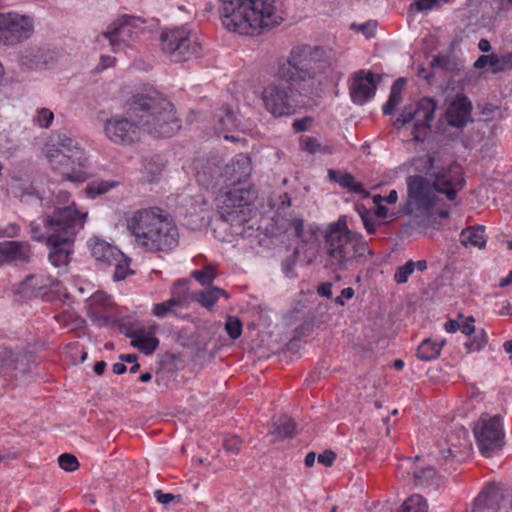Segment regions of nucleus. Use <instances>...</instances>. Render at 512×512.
Instances as JSON below:
<instances>
[{
  "label": "nucleus",
  "mask_w": 512,
  "mask_h": 512,
  "mask_svg": "<svg viewBox=\"0 0 512 512\" xmlns=\"http://www.w3.org/2000/svg\"><path fill=\"white\" fill-rule=\"evenodd\" d=\"M330 63L319 47L298 45L277 63L276 76L282 83H271L262 91L265 109L274 117L289 116L298 107L296 96L312 94L326 78Z\"/></svg>",
  "instance_id": "nucleus-1"
},
{
  "label": "nucleus",
  "mask_w": 512,
  "mask_h": 512,
  "mask_svg": "<svg viewBox=\"0 0 512 512\" xmlns=\"http://www.w3.org/2000/svg\"><path fill=\"white\" fill-rule=\"evenodd\" d=\"M180 128L174 105L158 92L134 95L128 103L125 117L113 116L103 125L106 137L123 145L138 141L142 131L160 138L171 137Z\"/></svg>",
  "instance_id": "nucleus-2"
},
{
  "label": "nucleus",
  "mask_w": 512,
  "mask_h": 512,
  "mask_svg": "<svg viewBox=\"0 0 512 512\" xmlns=\"http://www.w3.org/2000/svg\"><path fill=\"white\" fill-rule=\"evenodd\" d=\"M419 161L432 184L422 176H410L407 179L409 205L412 206V211L432 216L438 198L437 192L444 194L447 200L453 201L464 188V171L456 161L445 164L438 152L426 154Z\"/></svg>",
  "instance_id": "nucleus-3"
},
{
  "label": "nucleus",
  "mask_w": 512,
  "mask_h": 512,
  "mask_svg": "<svg viewBox=\"0 0 512 512\" xmlns=\"http://www.w3.org/2000/svg\"><path fill=\"white\" fill-rule=\"evenodd\" d=\"M323 237L326 266L335 271H354L373 257L363 236L348 228L346 216L328 224Z\"/></svg>",
  "instance_id": "nucleus-4"
},
{
  "label": "nucleus",
  "mask_w": 512,
  "mask_h": 512,
  "mask_svg": "<svg viewBox=\"0 0 512 512\" xmlns=\"http://www.w3.org/2000/svg\"><path fill=\"white\" fill-rule=\"evenodd\" d=\"M126 221L136 245L146 251L168 252L179 243L178 227L171 216L160 208L139 209Z\"/></svg>",
  "instance_id": "nucleus-5"
},
{
  "label": "nucleus",
  "mask_w": 512,
  "mask_h": 512,
  "mask_svg": "<svg viewBox=\"0 0 512 512\" xmlns=\"http://www.w3.org/2000/svg\"><path fill=\"white\" fill-rule=\"evenodd\" d=\"M218 10L223 26L241 35L273 28L283 20L275 0H220Z\"/></svg>",
  "instance_id": "nucleus-6"
},
{
  "label": "nucleus",
  "mask_w": 512,
  "mask_h": 512,
  "mask_svg": "<svg viewBox=\"0 0 512 512\" xmlns=\"http://www.w3.org/2000/svg\"><path fill=\"white\" fill-rule=\"evenodd\" d=\"M87 212L77 209L74 202L56 211L48 222L50 234L47 246L50 248L49 261L64 270L70 262L75 235L84 227Z\"/></svg>",
  "instance_id": "nucleus-7"
},
{
  "label": "nucleus",
  "mask_w": 512,
  "mask_h": 512,
  "mask_svg": "<svg viewBox=\"0 0 512 512\" xmlns=\"http://www.w3.org/2000/svg\"><path fill=\"white\" fill-rule=\"evenodd\" d=\"M160 48L171 61L176 63L198 57L202 50L196 34L187 26L162 31Z\"/></svg>",
  "instance_id": "nucleus-8"
},
{
  "label": "nucleus",
  "mask_w": 512,
  "mask_h": 512,
  "mask_svg": "<svg viewBox=\"0 0 512 512\" xmlns=\"http://www.w3.org/2000/svg\"><path fill=\"white\" fill-rule=\"evenodd\" d=\"M473 434L481 454L487 458L505 444L503 420L499 415L483 413L474 423Z\"/></svg>",
  "instance_id": "nucleus-9"
},
{
  "label": "nucleus",
  "mask_w": 512,
  "mask_h": 512,
  "mask_svg": "<svg viewBox=\"0 0 512 512\" xmlns=\"http://www.w3.org/2000/svg\"><path fill=\"white\" fill-rule=\"evenodd\" d=\"M45 156L51 167L59 171L63 178L72 182H84L87 178L85 168L88 159L84 150H74V153L68 154L51 144L45 146Z\"/></svg>",
  "instance_id": "nucleus-10"
},
{
  "label": "nucleus",
  "mask_w": 512,
  "mask_h": 512,
  "mask_svg": "<svg viewBox=\"0 0 512 512\" xmlns=\"http://www.w3.org/2000/svg\"><path fill=\"white\" fill-rule=\"evenodd\" d=\"M144 20L131 15H122L110 23L103 36L109 41L114 52L131 47L144 32Z\"/></svg>",
  "instance_id": "nucleus-11"
},
{
  "label": "nucleus",
  "mask_w": 512,
  "mask_h": 512,
  "mask_svg": "<svg viewBox=\"0 0 512 512\" xmlns=\"http://www.w3.org/2000/svg\"><path fill=\"white\" fill-rule=\"evenodd\" d=\"M34 32V20L16 12L0 13V44L14 46L28 40Z\"/></svg>",
  "instance_id": "nucleus-12"
},
{
  "label": "nucleus",
  "mask_w": 512,
  "mask_h": 512,
  "mask_svg": "<svg viewBox=\"0 0 512 512\" xmlns=\"http://www.w3.org/2000/svg\"><path fill=\"white\" fill-rule=\"evenodd\" d=\"M410 113L411 121H414L413 138L415 141L422 142L426 139L431 122L434 119L436 103L431 98H422L415 105L405 107Z\"/></svg>",
  "instance_id": "nucleus-13"
},
{
  "label": "nucleus",
  "mask_w": 512,
  "mask_h": 512,
  "mask_svg": "<svg viewBox=\"0 0 512 512\" xmlns=\"http://www.w3.org/2000/svg\"><path fill=\"white\" fill-rule=\"evenodd\" d=\"M376 83L374 75L371 72L366 73L364 70L356 72L350 81L349 92L353 103L363 105L376 93Z\"/></svg>",
  "instance_id": "nucleus-14"
},
{
  "label": "nucleus",
  "mask_w": 512,
  "mask_h": 512,
  "mask_svg": "<svg viewBox=\"0 0 512 512\" xmlns=\"http://www.w3.org/2000/svg\"><path fill=\"white\" fill-rule=\"evenodd\" d=\"M472 105L464 95H457L446 110V121L456 128L464 127L471 119Z\"/></svg>",
  "instance_id": "nucleus-15"
},
{
  "label": "nucleus",
  "mask_w": 512,
  "mask_h": 512,
  "mask_svg": "<svg viewBox=\"0 0 512 512\" xmlns=\"http://www.w3.org/2000/svg\"><path fill=\"white\" fill-rule=\"evenodd\" d=\"M89 246L92 256L103 268L112 265L121 257V251L104 240L95 238L90 241Z\"/></svg>",
  "instance_id": "nucleus-16"
},
{
  "label": "nucleus",
  "mask_w": 512,
  "mask_h": 512,
  "mask_svg": "<svg viewBox=\"0 0 512 512\" xmlns=\"http://www.w3.org/2000/svg\"><path fill=\"white\" fill-rule=\"evenodd\" d=\"M69 197H70V195H69L68 192H64V191L59 192V194L57 196V204L58 205L55 207V209L52 212V214L48 215L44 219V229H45L44 232L41 231V227H40L39 224H36V223H31L30 224V233H31V238L33 240L45 241L46 244H48V236L50 234V229L48 227V222H49L50 219H52V217L55 215L57 210L62 209L65 206H67L68 204L72 203V202H69Z\"/></svg>",
  "instance_id": "nucleus-17"
},
{
  "label": "nucleus",
  "mask_w": 512,
  "mask_h": 512,
  "mask_svg": "<svg viewBox=\"0 0 512 512\" xmlns=\"http://www.w3.org/2000/svg\"><path fill=\"white\" fill-rule=\"evenodd\" d=\"M399 468H405L407 470L408 475L412 474L414 484L417 486L432 484L436 475V471L432 466L419 468L418 466H414L411 458L404 459L400 464Z\"/></svg>",
  "instance_id": "nucleus-18"
},
{
  "label": "nucleus",
  "mask_w": 512,
  "mask_h": 512,
  "mask_svg": "<svg viewBox=\"0 0 512 512\" xmlns=\"http://www.w3.org/2000/svg\"><path fill=\"white\" fill-rule=\"evenodd\" d=\"M225 173L231 176L233 182H242L251 173L250 158L245 154L236 155L229 164L226 165Z\"/></svg>",
  "instance_id": "nucleus-19"
},
{
  "label": "nucleus",
  "mask_w": 512,
  "mask_h": 512,
  "mask_svg": "<svg viewBox=\"0 0 512 512\" xmlns=\"http://www.w3.org/2000/svg\"><path fill=\"white\" fill-rule=\"evenodd\" d=\"M0 254L6 262L26 261L30 256V246L25 242L5 241L0 243Z\"/></svg>",
  "instance_id": "nucleus-20"
},
{
  "label": "nucleus",
  "mask_w": 512,
  "mask_h": 512,
  "mask_svg": "<svg viewBox=\"0 0 512 512\" xmlns=\"http://www.w3.org/2000/svg\"><path fill=\"white\" fill-rule=\"evenodd\" d=\"M274 222L277 229L283 233H288L289 235H293L297 238H302L304 226L302 218H298L292 214L286 216L282 215L281 212H277L274 217Z\"/></svg>",
  "instance_id": "nucleus-21"
},
{
  "label": "nucleus",
  "mask_w": 512,
  "mask_h": 512,
  "mask_svg": "<svg viewBox=\"0 0 512 512\" xmlns=\"http://www.w3.org/2000/svg\"><path fill=\"white\" fill-rule=\"evenodd\" d=\"M328 177L331 181L338 183L349 192L360 194L363 197H367L369 195V193L364 189L362 183L356 182L354 176L350 173H341L330 169L328 170Z\"/></svg>",
  "instance_id": "nucleus-22"
},
{
  "label": "nucleus",
  "mask_w": 512,
  "mask_h": 512,
  "mask_svg": "<svg viewBox=\"0 0 512 512\" xmlns=\"http://www.w3.org/2000/svg\"><path fill=\"white\" fill-rule=\"evenodd\" d=\"M165 168V162L159 155H154L145 160L142 170V179L147 183L160 180Z\"/></svg>",
  "instance_id": "nucleus-23"
},
{
  "label": "nucleus",
  "mask_w": 512,
  "mask_h": 512,
  "mask_svg": "<svg viewBox=\"0 0 512 512\" xmlns=\"http://www.w3.org/2000/svg\"><path fill=\"white\" fill-rule=\"evenodd\" d=\"M484 232V227L482 226L468 227L462 230L459 240L465 247L473 246L482 248L486 244Z\"/></svg>",
  "instance_id": "nucleus-24"
},
{
  "label": "nucleus",
  "mask_w": 512,
  "mask_h": 512,
  "mask_svg": "<svg viewBox=\"0 0 512 512\" xmlns=\"http://www.w3.org/2000/svg\"><path fill=\"white\" fill-rule=\"evenodd\" d=\"M246 193L247 192L241 189H234L225 195L223 203L227 208H232L231 211H227L228 220L232 223L235 221V217H238L236 215L238 213V208L248 204V200L244 197V194Z\"/></svg>",
  "instance_id": "nucleus-25"
},
{
  "label": "nucleus",
  "mask_w": 512,
  "mask_h": 512,
  "mask_svg": "<svg viewBox=\"0 0 512 512\" xmlns=\"http://www.w3.org/2000/svg\"><path fill=\"white\" fill-rule=\"evenodd\" d=\"M48 280H46L42 276H35L31 275L28 276L22 283H21V293L28 297H37L40 295H43L45 293V289L48 286L47 283Z\"/></svg>",
  "instance_id": "nucleus-26"
},
{
  "label": "nucleus",
  "mask_w": 512,
  "mask_h": 512,
  "mask_svg": "<svg viewBox=\"0 0 512 512\" xmlns=\"http://www.w3.org/2000/svg\"><path fill=\"white\" fill-rule=\"evenodd\" d=\"M237 127V120L228 106H222L214 116V128L217 132L233 130Z\"/></svg>",
  "instance_id": "nucleus-27"
},
{
  "label": "nucleus",
  "mask_w": 512,
  "mask_h": 512,
  "mask_svg": "<svg viewBox=\"0 0 512 512\" xmlns=\"http://www.w3.org/2000/svg\"><path fill=\"white\" fill-rule=\"evenodd\" d=\"M43 64V52L37 47L26 49L19 57V65L22 69H38L41 68Z\"/></svg>",
  "instance_id": "nucleus-28"
},
{
  "label": "nucleus",
  "mask_w": 512,
  "mask_h": 512,
  "mask_svg": "<svg viewBox=\"0 0 512 512\" xmlns=\"http://www.w3.org/2000/svg\"><path fill=\"white\" fill-rule=\"evenodd\" d=\"M406 80L398 78L392 85L389 99L383 106V114L390 115L402 100V92L405 88Z\"/></svg>",
  "instance_id": "nucleus-29"
},
{
  "label": "nucleus",
  "mask_w": 512,
  "mask_h": 512,
  "mask_svg": "<svg viewBox=\"0 0 512 512\" xmlns=\"http://www.w3.org/2000/svg\"><path fill=\"white\" fill-rule=\"evenodd\" d=\"M220 296L229 297L224 289L214 286L195 293V299L205 308L214 306Z\"/></svg>",
  "instance_id": "nucleus-30"
},
{
  "label": "nucleus",
  "mask_w": 512,
  "mask_h": 512,
  "mask_svg": "<svg viewBox=\"0 0 512 512\" xmlns=\"http://www.w3.org/2000/svg\"><path fill=\"white\" fill-rule=\"evenodd\" d=\"M187 299V282L184 280H179L174 284L172 297L169 300L164 301V303L168 307L169 311L172 312L175 307L182 306L187 301Z\"/></svg>",
  "instance_id": "nucleus-31"
},
{
  "label": "nucleus",
  "mask_w": 512,
  "mask_h": 512,
  "mask_svg": "<svg viewBox=\"0 0 512 512\" xmlns=\"http://www.w3.org/2000/svg\"><path fill=\"white\" fill-rule=\"evenodd\" d=\"M187 299V282L184 280H179L174 284L172 297L169 300L164 301V303L168 307L169 311L172 312L175 307L182 306L187 301Z\"/></svg>",
  "instance_id": "nucleus-32"
},
{
  "label": "nucleus",
  "mask_w": 512,
  "mask_h": 512,
  "mask_svg": "<svg viewBox=\"0 0 512 512\" xmlns=\"http://www.w3.org/2000/svg\"><path fill=\"white\" fill-rule=\"evenodd\" d=\"M113 302L111 297L103 292L97 291L88 299V305L94 316H101L102 312L108 310Z\"/></svg>",
  "instance_id": "nucleus-33"
},
{
  "label": "nucleus",
  "mask_w": 512,
  "mask_h": 512,
  "mask_svg": "<svg viewBox=\"0 0 512 512\" xmlns=\"http://www.w3.org/2000/svg\"><path fill=\"white\" fill-rule=\"evenodd\" d=\"M432 68H439L449 73H455L462 67L461 62L454 56L438 55L431 61Z\"/></svg>",
  "instance_id": "nucleus-34"
},
{
  "label": "nucleus",
  "mask_w": 512,
  "mask_h": 512,
  "mask_svg": "<svg viewBox=\"0 0 512 512\" xmlns=\"http://www.w3.org/2000/svg\"><path fill=\"white\" fill-rule=\"evenodd\" d=\"M441 349L442 344L425 339L418 347L417 357L423 361H430L439 356Z\"/></svg>",
  "instance_id": "nucleus-35"
},
{
  "label": "nucleus",
  "mask_w": 512,
  "mask_h": 512,
  "mask_svg": "<svg viewBox=\"0 0 512 512\" xmlns=\"http://www.w3.org/2000/svg\"><path fill=\"white\" fill-rule=\"evenodd\" d=\"M128 336L133 338L131 341L132 346L138 348L145 354H152L159 345V340L155 337L136 336L134 333L128 334Z\"/></svg>",
  "instance_id": "nucleus-36"
},
{
  "label": "nucleus",
  "mask_w": 512,
  "mask_h": 512,
  "mask_svg": "<svg viewBox=\"0 0 512 512\" xmlns=\"http://www.w3.org/2000/svg\"><path fill=\"white\" fill-rule=\"evenodd\" d=\"M295 429L296 424L294 420L287 416H282L275 423L273 433L282 439L291 438L294 436Z\"/></svg>",
  "instance_id": "nucleus-37"
},
{
  "label": "nucleus",
  "mask_w": 512,
  "mask_h": 512,
  "mask_svg": "<svg viewBox=\"0 0 512 512\" xmlns=\"http://www.w3.org/2000/svg\"><path fill=\"white\" fill-rule=\"evenodd\" d=\"M400 512H428V504L421 495L414 494L404 501Z\"/></svg>",
  "instance_id": "nucleus-38"
},
{
  "label": "nucleus",
  "mask_w": 512,
  "mask_h": 512,
  "mask_svg": "<svg viewBox=\"0 0 512 512\" xmlns=\"http://www.w3.org/2000/svg\"><path fill=\"white\" fill-rule=\"evenodd\" d=\"M512 69V51L504 55L492 53L491 72L497 74Z\"/></svg>",
  "instance_id": "nucleus-39"
},
{
  "label": "nucleus",
  "mask_w": 512,
  "mask_h": 512,
  "mask_svg": "<svg viewBox=\"0 0 512 512\" xmlns=\"http://www.w3.org/2000/svg\"><path fill=\"white\" fill-rule=\"evenodd\" d=\"M51 146H54L68 154L74 153V150H83L75 139L65 133L58 134L56 143Z\"/></svg>",
  "instance_id": "nucleus-40"
},
{
  "label": "nucleus",
  "mask_w": 512,
  "mask_h": 512,
  "mask_svg": "<svg viewBox=\"0 0 512 512\" xmlns=\"http://www.w3.org/2000/svg\"><path fill=\"white\" fill-rule=\"evenodd\" d=\"M216 275V270L212 265H207L202 270H195L191 274L203 286L211 284Z\"/></svg>",
  "instance_id": "nucleus-41"
},
{
  "label": "nucleus",
  "mask_w": 512,
  "mask_h": 512,
  "mask_svg": "<svg viewBox=\"0 0 512 512\" xmlns=\"http://www.w3.org/2000/svg\"><path fill=\"white\" fill-rule=\"evenodd\" d=\"M357 211L362 219L364 228L366 229L367 233L373 234L375 232L376 225L380 224L374 213L367 210L364 206H358Z\"/></svg>",
  "instance_id": "nucleus-42"
},
{
  "label": "nucleus",
  "mask_w": 512,
  "mask_h": 512,
  "mask_svg": "<svg viewBox=\"0 0 512 512\" xmlns=\"http://www.w3.org/2000/svg\"><path fill=\"white\" fill-rule=\"evenodd\" d=\"M130 260L125 257V255L121 252V257L117 258V261L112 263L111 266H114V280L120 281L126 278V276L131 272L129 269Z\"/></svg>",
  "instance_id": "nucleus-43"
},
{
  "label": "nucleus",
  "mask_w": 512,
  "mask_h": 512,
  "mask_svg": "<svg viewBox=\"0 0 512 512\" xmlns=\"http://www.w3.org/2000/svg\"><path fill=\"white\" fill-rule=\"evenodd\" d=\"M54 119V113L48 108H40L33 117V123L40 128L48 129Z\"/></svg>",
  "instance_id": "nucleus-44"
},
{
  "label": "nucleus",
  "mask_w": 512,
  "mask_h": 512,
  "mask_svg": "<svg viewBox=\"0 0 512 512\" xmlns=\"http://www.w3.org/2000/svg\"><path fill=\"white\" fill-rule=\"evenodd\" d=\"M115 186V182L110 181H97L87 185L86 192L91 197H96L108 192Z\"/></svg>",
  "instance_id": "nucleus-45"
},
{
  "label": "nucleus",
  "mask_w": 512,
  "mask_h": 512,
  "mask_svg": "<svg viewBox=\"0 0 512 512\" xmlns=\"http://www.w3.org/2000/svg\"><path fill=\"white\" fill-rule=\"evenodd\" d=\"M450 0H416L410 5V11L427 12L437 8L441 3H447Z\"/></svg>",
  "instance_id": "nucleus-46"
},
{
  "label": "nucleus",
  "mask_w": 512,
  "mask_h": 512,
  "mask_svg": "<svg viewBox=\"0 0 512 512\" xmlns=\"http://www.w3.org/2000/svg\"><path fill=\"white\" fill-rule=\"evenodd\" d=\"M242 322L235 316L226 319L225 330L232 339H238L242 334Z\"/></svg>",
  "instance_id": "nucleus-47"
},
{
  "label": "nucleus",
  "mask_w": 512,
  "mask_h": 512,
  "mask_svg": "<svg viewBox=\"0 0 512 512\" xmlns=\"http://www.w3.org/2000/svg\"><path fill=\"white\" fill-rule=\"evenodd\" d=\"M488 337L486 332L482 329L479 332H476L473 338H471L466 343V348L468 351H480L487 344Z\"/></svg>",
  "instance_id": "nucleus-48"
},
{
  "label": "nucleus",
  "mask_w": 512,
  "mask_h": 512,
  "mask_svg": "<svg viewBox=\"0 0 512 512\" xmlns=\"http://www.w3.org/2000/svg\"><path fill=\"white\" fill-rule=\"evenodd\" d=\"M58 464L63 470L68 472H73L79 468L78 459L69 453L61 454L58 457Z\"/></svg>",
  "instance_id": "nucleus-49"
},
{
  "label": "nucleus",
  "mask_w": 512,
  "mask_h": 512,
  "mask_svg": "<svg viewBox=\"0 0 512 512\" xmlns=\"http://www.w3.org/2000/svg\"><path fill=\"white\" fill-rule=\"evenodd\" d=\"M414 272V267H412V264L408 261L402 265L399 266L394 274V280L398 284H404L408 281L409 276Z\"/></svg>",
  "instance_id": "nucleus-50"
},
{
  "label": "nucleus",
  "mask_w": 512,
  "mask_h": 512,
  "mask_svg": "<svg viewBox=\"0 0 512 512\" xmlns=\"http://www.w3.org/2000/svg\"><path fill=\"white\" fill-rule=\"evenodd\" d=\"M223 445H224V448L226 451L232 452V453H237V452H239V450L241 448L242 441L240 440V438L238 436L232 435V436L226 437L224 439Z\"/></svg>",
  "instance_id": "nucleus-51"
},
{
  "label": "nucleus",
  "mask_w": 512,
  "mask_h": 512,
  "mask_svg": "<svg viewBox=\"0 0 512 512\" xmlns=\"http://www.w3.org/2000/svg\"><path fill=\"white\" fill-rule=\"evenodd\" d=\"M301 146L304 150L310 153H316L320 150V143L314 137H305L301 141Z\"/></svg>",
  "instance_id": "nucleus-52"
},
{
  "label": "nucleus",
  "mask_w": 512,
  "mask_h": 512,
  "mask_svg": "<svg viewBox=\"0 0 512 512\" xmlns=\"http://www.w3.org/2000/svg\"><path fill=\"white\" fill-rule=\"evenodd\" d=\"M154 496L156 500L163 505H168L175 499H178V501L180 500L179 495L177 496L172 493H164L162 490H156L154 492Z\"/></svg>",
  "instance_id": "nucleus-53"
},
{
  "label": "nucleus",
  "mask_w": 512,
  "mask_h": 512,
  "mask_svg": "<svg viewBox=\"0 0 512 512\" xmlns=\"http://www.w3.org/2000/svg\"><path fill=\"white\" fill-rule=\"evenodd\" d=\"M336 459V454L332 450H326L317 457L320 464L325 467H331Z\"/></svg>",
  "instance_id": "nucleus-54"
},
{
  "label": "nucleus",
  "mask_w": 512,
  "mask_h": 512,
  "mask_svg": "<svg viewBox=\"0 0 512 512\" xmlns=\"http://www.w3.org/2000/svg\"><path fill=\"white\" fill-rule=\"evenodd\" d=\"M409 122H411V116L410 113H408V111L404 107L400 116L394 121L393 125L395 128L400 129Z\"/></svg>",
  "instance_id": "nucleus-55"
},
{
  "label": "nucleus",
  "mask_w": 512,
  "mask_h": 512,
  "mask_svg": "<svg viewBox=\"0 0 512 512\" xmlns=\"http://www.w3.org/2000/svg\"><path fill=\"white\" fill-rule=\"evenodd\" d=\"M273 205L277 206V212H281V210L291 206V198L287 193H283L279 196L278 202L274 203Z\"/></svg>",
  "instance_id": "nucleus-56"
},
{
  "label": "nucleus",
  "mask_w": 512,
  "mask_h": 512,
  "mask_svg": "<svg viewBox=\"0 0 512 512\" xmlns=\"http://www.w3.org/2000/svg\"><path fill=\"white\" fill-rule=\"evenodd\" d=\"M312 121L309 117H304L302 119H296L294 120L292 127L295 130V132H302L307 130L308 124Z\"/></svg>",
  "instance_id": "nucleus-57"
},
{
  "label": "nucleus",
  "mask_w": 512,
  "mask_h": 512,
  "mask_svg": "<svg viewBox=\"0 0 512 512\" xmlns=\"http://www.w3.org/2000/svg\"><path fill=\"white\" fill-rule=\"evenodd\" d=\"M473 323H474V318L469 317L466 319L465 322L460 324V328L458 330H460L462 333H464L466 335H471L472 333H475V327H474Z\"/></svg>",
  "instance_id": "nucleus-58"
},
{
  "label": "nucleus",
  "mask_w": 512,
  "mask_h": 512,
  "mask_svg": "<svg viewBox=\"0 0 512 512\" xmlns=\"http://www.w3.org/2000/svg\"><path fill=\"white\" fill-rule=\"evenodd\" d=\"M354 296V289L351 287L345 288L341 291V295L335 298V303L344 305V299H351Z\"/></svg>",
  "instance_id": "nucleus-59"
},
{
  "label": "nucleus",
  "mask_w": 512,
  "mask_h": 512,
  "mask_svg": "<svg viewBox=\"0 0 512 512\" xmlns=\"http://www.w3.org/2000/svg\"><path fill=\"white\" fill-rule=\"evenodd\" d=\"M492 63V54L489 55H481L474 63V67L476 69H482L485 66L489 65L491 67Z\"/></svg>",
  "instance_id": "nucleus-60"
},
{
  "label": "nucleus",
  "mask_w": 512,
  "mask_h": 512,
  "mask_svg": "<svg viewBox=\"0 0 512 512\" xmlns=\"http://www.w3.org/2000/svg\"><path fill=\"white\" fill-rule=\"evenodd\" d=\"M317 292L322 297L330 298L332 296V283L325 282L318 286Z\"/></svg>",
  "instance_id": "nucleus-61"
},
{
  "label": "nucleus",
  "mask_w": 512,
  "mask_h": 512,
  "mask_svg": "<svg viewBox=\"0 0 512 512\" xmlns=\"http://www.w3.org/2000/svg\"><path fill=\"white\" fill-rule=\"evenodd\" d=\"M169 312L170 311L164 302L155 304L153 307V314L160 318L165 317Z\"/></svg>",
  "instance_id": "nucleus-62"
},
{
  "label": "nucleus",
  "mask_w": 512,
  "mask_h": 512,
  "mask_svg": "<svg viewBox=\"0 0 512 512\" xmlns=\"http://www.w3.org/2000/svg\"><path fill=\"white\" fill-rule=\"evenodd\" d=\"M444 328L448 333H454L460 328V324L456 320H449L445 323Z\"/></svg>",
  "instance_id": "nucleus-63"
},
{
  "label": "nucleus",
  "mask_w": 512,
  "mask_h": 512,
  "mask_svg": "<svg viewBox=\"0 0 512 512\" xmlns=\"http://www.w3.org/2000/svg\"><path fill=\"white\" fill-rule=\"evenodd\" d=\"M375 24L365 23L359 26V30L364 33L367 37L373 36V29Z\"/></svg>",
  "instance_id": "nucleus-64"
}]
</instances>
